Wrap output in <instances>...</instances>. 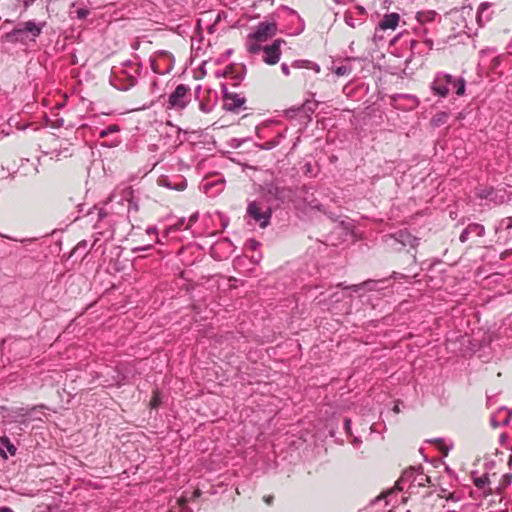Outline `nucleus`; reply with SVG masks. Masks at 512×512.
I'll use <instances>...</instances> for the list:
<instances>
[{"instance_id": "f704fd0d", "label": "nucleus", "mask_w": 512, "mask_h": 512, "mask_svg": "<svg viewBox=\"0 0 512 512\" xmlns=\"http://www.w3.org/2000/svg\"><path fill=\"white\" fill-rule=\"evenodd\" d=\"M1 454H2L3 458H5V459L7 458V455L3 451H1Z\"/></svg>"}, {"instance_id": "bb28decb", "label": "nucleus", "mask_w": 512, "mask_h": 512, "mask_svg": "<svg viewBox=\"0 0 512 512\" xmlns=\"http://www.w3.org/2000/svg\"><path fill=\"white\" fill-rule=\"evenodd\" d=\"M107 130H108V133L117 132L118 128H117V126H110L107 128Z\"/></svg>"}, {"instance_id": "0eeeda50", "label": "nucleus", "mask_w": 512, "mask_h": 512, "mask_svg": "<svg viewBox=\"0 0 512 512\" xmlns=\"http://www.w3.org/2000/svg\"><path fill=\"white\" fill-rule=\"evenodd\" d=\"M400 16L398 13L385 14L378 24L380 30H395L399 24Z\"/></svg>"}, {"instance_id": "a878e982", "label": "nucleus", "mask_w": 512, "mask_h": 512, "mask_svg": "<svg viewBox=\"0 0 512 512\" xmlns=\"http://www.w3.org/2000/svg\"><path fill=\"white\" fill-rule=\"evenodd\" d=\"M412 102V106L416 107L418 105V100L415 97H409Z\"/></svg>"}, {"instance_id": "6e6552de", "label": "nucleus", "mask_w": 512, "mask_h": 512, "mask_svg": "<svg viewBox=\"0 0 512 512\" xmlns=\"http://www.w3.org/2000/svg\"><path fill=\"white\" fill-rule=\"evenodd\" d=\"M43 26L44 24H37L34 21H28L24 24L23 28L14 29L12 31V35H17L22 32H28L31 33L34 37H37L40 35Z\"/></svg>"}, {"instance_id": "9d476101", "label": "nucleus", "mask_w": 512, "mask_h": 512, "mask_svg": "<svg viewBox=\"0 0 512 512\" xmlns=\"http://www.w3.org/2000/svg\"><path fill=\"white\" fill-rule=\"evenodd\" d=\"M451 85L456 88V94L457 95H459V96L464 95V93H465V80L463 78H460V79H457V80L453 78V81H452Z\"/></svg>"}, {"instance_id": "1a4fd4ad", "label": "nucleus", "mask_w": 512, "mask_h": 512, "mask_svg": "<svg viewBox=\"0 0 512 512\" xmlns=\"http://www.w3.org/2000/svg\"><path fill=\"white\" fill-rule=\"evenodd\" d=\"M447 119H448V113L439 112L431 119V124L434 127H439L440 125L444 124L447 121Z\"/></svg>"}, {"instance_id": "aec40b11", "label": "nucleus", "mask_w": 512, "mask_h": 512, "mask_svg": "<svg viewBox=\"0 0 512 512\" xmlns=\"http://www.w3.org/2000/svg\"><path fill=\"white\" fill-rule=\"evenodd\" d=\"M281 70H282V72H283V74L285 76H289L290 75V70H289V67H288V65L286 63H283L281 65Z\"/></svg>"}, {"instance_id": "4c0bfd02", "label": "nucleus", "mask_w": 512, "mask_h": 512, "mask_svg": "<svg viewBox=\"0 0 512 512\" xmlns=\"http://www.w3.org/2000/svg\"><path fill=\"white\" fill-rule=\"evenodd\" d=\"M316 71L318 72L320 70V67L318 65L315 66Z\"/></svg>"}, {"instance_id": "412c9836", "label": "nucleus", "mask_w": 512, "mask_h": 512, "mask_svg": "<svg viewBox=\"0 0 512 512\" xmlns=\"http://www.w3.org/2000/svg\"><path fill=\"white\" fill-rule=\"evenodd\" d=\"M491 424L493 427H498L500 425V420H497L496 417L491 419Z\"/></svg>"}, {"instance_id": "4be33fe9", "label": "nucleus", "mask_w": 512, "mask_h": 512, "mask_svg": "<svg viewBox=\"0 0 512 512\" xmlns=\"http://www.w3.org/2000/svg\"><path fill=\"white\" fill-rule=\"evenodd\" d=\"M424 16H426V14H425V13L418 12V13H417L416 18H417V20H418L419 22H423V21H424V19H423V17H424Z\"/></svg>"}, {"instance_id": "2f4dec72", "label": "nucleus", "mask_w": 512, "mask_h": 512, "mask_svg": "<svg viewBox=\"0 0 512 512\" xmlns=\"http://www.w3.org/2000/svg\"><path fill=\"white\" fill-rule=\"evenodd\" d=\"M350 424H351V420L347 419V420L345 421V426H346V428H347V429H349Z\"/></svg>"}, {"instance_id": "58836bf2", "label": "nucleus", "mask_w": 512, "mask_h": 512, "mask_svg": "<svg viewBox=\"0 0 512 512\" xmlns=\"http://www.w3.org/2000/svg\"><path fill=\"white\" fill-rule=\"evenodd\" d=\"M201 109L204 111V112H207V110L205 109V107L202 105L201 106Z\"/></svg>"}, {"instance_id": "9b49d317", "label": "nucleus", "mask_w": 512, "mask_h": 512, "mask_svg": "<svg viewBox=\"0 0 512 512\" xmlns=\"http://www.w3.org/2000/svg\"><path fill=\"white\" fill-rule=\"evenodd\" d=\"M1 443H2V445H4V446L7 448V450L9 451V453H10L11 455H14V454H15V452H16V448H15V446L10 442V440H9L7 437H2V438H1Z\"/></svg>"}, {"instance_id": "cd10ccee", "label": "nucleus", "mask_w": 512, "mask_h": 512, "mask_svg": "<svg viewBox=\"0 0 512 512\" xmlns=\"http://www.w3.org/2000/svg\"><path fill=\"white\" fill-rule=\"evenodd\" d=\"M467 239V231H464L461 235H460V240L462 242L466 241Z\"/></svg>"}, {"instance_id": "2eb2a0df", "label": "nucleus", "mask_w": 512, "mask_h": 512, "mask_svg": "<svg viewBox=\"0 0 512 512\" xmlns=\"http://www.w3.org/2000/svg\"><path fill=\"white\" fill-rule=\"evenodd\" d=\"M309 61L307 60H296L292 63V67L294 68H307Z\"/></svg>"}, {"instance_id": "7ed1b4c3", "label": "nucleus", "mask_w": 512, "mask_h": 512, "mask_svg": "<svg viewBox=\"0 0 512 512\" xmlns=\"http://www.w3.org/2000/svg\"><path fill=\"white\" fill-rule=\"evenodd\" d=\"M285 43L282 39H276L271 45L262 47L263 61L268 65H275L281 58V46Z\"/></svg>"}, {"instance_id": "f03ea898", "label": "nucleus", "mask_w": 512, "mask_h": 512, "mask_svg": "<svg viewBox=\"0 0 512 512\" xmlns=\"http://www.w3.org/2000/svg\"><path fill=\"white\" fill-rule=\"evenodd\" d=\"M189 87L180 84L170 94L167 108L171 110H183L190 102Z\"/></svg>"}, {"instance_id": "72a5a7b5", "label": "nucleus", "mask_w": 512, "mask_h": 512, "mask_svg": "<svg viewBox=\"0 0 512 512\" xmlns=\"http://www.w3.org/2000/svg\"><path fill=\"white\" fill-rule=\"evenodd\" d=\"M243 103H244V101H243V100H238V102H237L236 106H241Z\"/></svg>"}, {"instance_id": "f257e3e1", "label": "nucleus", "mask_w": 512, "mask_h": 512, "mask_svg": "<svg viewBox=\"0 0 512 512\" xmlns=\"http://www.w3.org/2000/svg\"><path fill=\"white\" fill-rule=\"evenodd\" d=\"M277 33L275 22H261L255 30L248 34L246 40V49L250 54H257L261 51V43L268 41Z\"/></svg>"}, {"instance_id": "dca6fc26", "label": "nucleus", "mask_w": 512, "mask_h": 512, "mask_svg": "<svg viewBox=\"0 0 512 512\" xmlns=\"http://www.w3.org/2000/svg\"><path fill=\"white\" fill-rule=\"evenodd\" d=\"M488 483V478L486 476H483V477H480V478H477L475 480V485L478 487V488H484V486Z\"/></svg>"}, {"instance_id": "f3484780", "label": "nucleus", "mask_w": 512, "mask_h": 512, "mask_svg": "<svg viewBox=\"0 0 512 512\" xmlns=\"http://www.w3.org/2000/svg\"><path fill=\"white\" fill-rule=\"evenodd\" d=\"M159 404H160V397H159V393H158V392H155V393H154V395H153V397H152V400H151L150 405H151V407H152V408H156V407H158V406H159Z\"/></svg>"}, {"instance_id": "ea45409f", "label": "nucleus", "mask_w": 512, "mask_h": 512, "mask_svg": "<svg viewBox=\"0 0 512 512\" xmlns=\"http://www.w3.org/2000/svg\"><path fill=\"white\" fill-rule=\"evenodd\" d=\"M509 464L512 465V458L510 459Z\"/></svg>"}, {"instance_id": "a211bd4d", "label": "nucleus", "mask_w": 512, "mask_h": 512, "mask_svg": "<svg viewBox=\"0 0 512 512\" xmlns=\"http://www.w3.org/2000/svg\"><path fill=\"white\" fill-rule=\"evenodd\" d=\"M505 413V416L500 419V425H507L510 420V413L506 412L505 410L500 411L498 414Z\"/></svg>"}, {"instance_id": "39448f33", "label": "nucleus", "mask_w": 512, "mask_h": 512, "mask_svg": "<svg viewBox=\"0 0 512 512\" xmlns=\"http://www.w3.org/2000/svg\"><path fill=\"white\" fill-rule=\"evenodd\" d=\"M248 214L257 222H259L260 226L262 228H265L270 221L271 212L270 210H265L263 212H260L257 204L255 202H251L248 205Z\"/></svg>"}, {"instance_id": "423d86ee", "label": "nucleus", "mask_w": 512, "mask_h": 512, "mask_svg": "<svg viewBox=\"0 0 512 512\" xmlns=\"http://www.w3.org/2000/svg\"><path fill=\"white\" fill-rule=\"evenodd\" d=\"M394 238L397 242H399L402 246L416 248L419 244V239L412 234H410L407 230H401L394 235Z\"/></svg>"}, {"instance_id": "6ab92c4d", "label": "nucleus", "mask_w": 512, "mask_h": 512, "mask_svg": "<svg viewBox=\"0 0 512 512\" xmlns=\"http://www.w3.org/2000/svg\"><path fill=\"white\" fill-rule=\"evenodd\" d=\"M76 13H77V17L79 19H83L88 15V10H86L84 8H80L76 11Z\"/></svg>"}, {"instance_id": "c9c22d12", "label": "nucleus", "mask_w": 512, "mask_h": 512, "mask_svg": "<svg viewBox=\"0 0 512 512\" xmlns=\"http://www.w3.org/2000/svg\"><path fill=\"white\" fill-rule=\"evenodd\" d=\"M392 493H393V491H389V492L385 495V497H387V496L391 495Z\"/></svg>"}, {"instance_id": "4468645a", "label": "nucleus", "mask_w": 512, "mask_h": 512, "mask_svg": "<svg viewBox=\"0 0 512 512\" xmlns=\"http://www.w3.org/2000/svg\"><path fill=\"white\" fill-rule=\"evenodd\" d=\"M437 443H439L440 448L444 451L445 455L448 454V452L453 448V444L450 443L449 445H446L443 440L438 439L436 440Z\"/></svg>"}, {"instance_id": "ddd939ff", "label": "nucleus", "mask_w": 512, "mask_h": 512, "mask_svg": "<svg viewBox=\"0 0 512 512\" xmlns=\"http://www.w3.org/2000/svg\"><path fill=\"white\" fill-rule=\"evenodd\" d=\"M351 71V69L347 66H339L337 67L335 70H334V73L337 75V76H344V75H347L349 74Z\"/></svg>"}, {"instance_id": "393cba45", "label": "nucleus", "mask_w": 512, "mask_h": 512, "mask_svg": "<svg viewBox=\"0 0 512 512\" xmlns=\"http://www.w3.org/2000/svg\"><path fill=\"white\" fill-rule=\"evenodd\" d=\"M345 21H346V23H347L349 26H351V27H354V26H355V25H354V23H353V21H352V18H351V17L346 16V17H345Z\"/></svg>"}, {"instance_id": "c756f323", "label": "nucleus", "mask_w": 512, "mask_h": 512, "mask_svg": "<svg viewBox=\"0 0 512 512\" xmlns=\"http://www.w3.org/2000/svg\"><path fill=\"white\" fill-rule=\"evenodd\" d=\"M489 7V4L488 3H482L481 6H480V10L481 12L484 10V9H487Z\"/></svg>"}, {"instance_id": "5701e85b", "label": "nucleus", "mask_w": 512, "mask_h": 512, "mask_svg": "<svg viewBox=\"0 0 512 512\" xmlns=\"http://www.w3.org/2000/svg\"><path fill=\"white\" fill-rule=\"evenodd\" d=\"M249 243H250L251 248H253V249H257V247L259 246V243L253 239H251L249 241Z\"/></svg>"}, {"instance_id": "b1692460", "label": "nucleus", "mask_w": 512, "mask_h": 512, "mask_svg": "<svg viewBox=\"0 0 512 512\" xmlns=\"http://www.w3.org/2000/svg\"><path fill=\"white\" fill-rule=\"evenodd\" d=\"M46 407L44 405L35 406L30 409V413L36 412L38 409H45Z\"/></svg>"}, {"instance_id": "20e7f679", "label": "nucleus", "mask_w": 512, "mask_h": 512, "mask_svg": "<svg viewBox=\"0 0 512 512\" xmlns=\"http://www.w3.org/2000/svg\"><path fill=\"white\" fill-rule=\"evenodd\" d=\"M452 81L453 77L450 74L439 73L436 75L431 88L436 95L446 97L449 93L448 85H451Z\"/></svg>"}, {"instance_id": "473e14b6", "label": "nucleus", "mask_w": 512, "mask_h": 512, "mask_svg": "<svg viewBox=\"0 0 512 512\" xmlns=\"http://www.w3.org/2000/svg\"><path fill=\"white\" fill-rule=\"evenodd\" d=\"M107 134H108V130H107V129H106V130H103V131L100 133V135H101L102 137L106 136Z\"/></svg>"}, {"instance_id": "7c9ffc66", "label": "nucleus", "mask_w": 512, "mask_h": 512, "mask_svg": "<svg viewBox=\"0 0 512 512\" xmlns=\"http://www.w3.org/2000/svg\"><path fill=\"white\" fill-rule=\"evenodd\" d=\"M0 512H13L12 509L8 508V507H2L0 508Z\"/></svg>"}, {"instance_id": "e433bc0d", "label": "nucleus", "mask_w": 512, "mask_h": 512, "mask_svg": "<svg viewBox=\"0 0 512 512\" xmlns=\"http://www.w3.org/2000/svg\"><path fill=\"white\" fill-rule=\"evenodd\" d=\"M270 500H271V499H270V497H268V498H266V499H265V501H266L267 503H270Z\"/></svg>"}, {"instance_id": "c85d7f7f", "label": "nucleus", "mask_w": 512, "mask_h": 512, "mask_svg": "<svg viewBox=\"0 0 512 512\" xmlns=\"http://www.w3.org/2000/svg\"><path fill=\"white\" fill-rule=\"evenodd\" d=\"M147 233L148 234H153V233H156V228L155 227H150L147 229Z\"/></svg>"}, {"instance_id": "f8f14e48", "label": "nucleus", "mask_w": 512, "mask_h": 512, "mask_svg": "<svg viewBox=\"0 0 512 512\" xmlns=\"http://www.w3.org/2000/svg\"><path fill=\"white\" fill-rule=\"evenodd\" d=\"M511 484H512V474L511 473L504 474L502 476L501 483H500L501 488H506Z\"/></svg>"}]
</instances>
